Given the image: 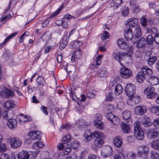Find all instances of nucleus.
Instances as JSON below:
<instances>
[{
  "label": "nucleus",
  "instance_id": "1",
  "mask_svg": "<svg viewBox=\"0 0 159 159\" xmlns=\"http://www.w3.org/2000/svg\"><path fill=\"white\" fill-rule=\"evenodd\" d=\"M93 134L96 139L94 141L93 144L91 146V148L93 150L95 151L102 146L104 143L103 139L104 135L102 132L97 131L94 132Z\"/></svg>",
  "mask_w": 159,
  "mask_h": 159
},
{
  "label": "nucleus",
  "instance_id": "2",
  "mask_svg": "<svg viewBox=\"0 0 159 159\" xmlns=\"http://www.w3.org/2000/svg\"><path fill=\"white\" fill-rule=\"evenodd\" d=\"M152 73V71L147 66L143 67L137 74L136 79L137 81L139 83L143 82L145 79V75L146 74L151 75Z\"/></svg>",
  "mask_w": 159,
  "mask_h": 159
},
{
  "label": "nucleus",
  "instance_id": "3",
  "mask_svg": "<svg viewBox=\"0 0 159 159\" xmlns=\"http://www.w3.org/2000/svg\"><path fill=\"white\" fill-rule=\"evenodd\" d=\"M134 133L138 140H141L144 138V133L140 126V123L136 121L134 125Z\"/></svg>",
  "mask_w": 159,
  "mask_h": 159
},
{
  "label": "nucleus",
  "instance_id": "4",
  "mask_svg": "<svg viewBox=\"0 0 159 159\" xmlns=\"http://www.w3.org/2000/svg\"><path fill=\"white\" fill-rule=\"evenodd\" d=\"M119 47L122 49H125L127 48V52L125 53L129 57H130L133 54V48L132 46L128 47L123 39H119L117 41Z\"/></svg>",
  "mask_w": 159,
  "mask_h": 159
},
{
  "label": "nucleus",
  "instance_id": "5",
  "mask_svg": "<svg viewBox=\"0 0 159 159\" xmlns=\"http://www.w3.org/2000/svg\"><path fill=\"white\" fill-rule=\"evenodd\" d=\"M135 88L134 85L131 84H127L125 89L126 95L129 98H132L133 100H134L135 98V97L134 96L135 93Z\"/></svg>",
  "mask_w": 159,
  "mask_h": 159
},
{
  "label": "nucleus",
  "instance_id": "6",
  "mask_svg": "<svg viewBox=\"0 0 159 159\" xmlns=\"http://www.w3.org/2000/svg\"><path fill=\"white\" fill-rule=\"evenodd\" d=\"M149 152V148L146 146H139L138 148V154L143 158H146Z\"/></svg>",
  "mask_w": 159,
  "mask_h": 159
},
{
  "label": "nucleus",
  "instance_id": "7",
  "mask_svg": "<svg viewBox=\"0 0 159 159\" xmlns=\"http://www.w3.org/2000/svg\"><path fill=\"white\" fill-rule=\"evenodd\" d=\"M120 75L124 78L127 79L131 77L132 75V71L129 68L126 67H122L119 71Z\"/></svg>",
  "mask_w": 159,
  "mask_h": 159
},
{
  "label": "nucleus",
  "instance_id": "8",
  "mask_svg": "<svg viewBox=\"0 0 159 159\" xmlns=\"http://www.w3.org/2000/svg\"><path fill=\"white\" fill-rule=\"evenodd\" d=\"M0 95L3 98H9L14 96V93L13 90L5 87V89L0 92Z\"/></svg>",
  "mask_w": 159,
  "mask_h": 159
},
{
  "label": "nucleus",
  "instance_id": "9",
  "mask_svg": "<svg viewBox=\"0 0 159 159\" xmlns=\"http://www.w3.org/2000/svg\"><path fill=\"white\" fill-rule=\"evenodd\" d=\"M22 144V140L18 138H13L10 140V145L13 148L16 149L19 147Z\"/></svg>",
  "mask_w": 159,
  "mask_h": 159
},
{
  "label": "nucleus",
  "instance_id": "10",
  "mask_svg": "<svg viewBox=\"0 0 159 159\" xmlns=\"http://www.w3.org/2000/svg\"><path fill=\"white\" fill-rule=\"evenodd\" d=\"M42 133L39 131H33L29 132L28 136L30 137V139L32 140L36 139H40Z\"/></svg>",
  "mask_w": 159,
  "mask_h": 159
},
{
  "label": "nucleus",
  "instance_id": "11",
  "mask_svg": "<svg viewBox=\"0 0 159 159\" xmlns=\"http://www.w3.org/2000/svg\"><path fill=\"white\" fill-rule=\"evenodd\" d=\"M159 134V130L157 128L152 129L148 130L147 133L148 138L153 139L156 138Z\"/></svg>",
  "mask_w": 159,
  "mask_h": 159
},
{
  "label": "nucleus",
  "instance_id": "12",
  "mask_svg": "<svg viewBox=\"0 0 159 159\" xmlns=\"http://www.w3.org/2000/svg\"><path fill=\"white\" fill-rule=\"evenodd\" d=\"M112 149L109 146L106 147L104 150V152L102 154V157L104 158L110 157L112 155Z\"/></svg>",
  "mask_w": 159,
  "mask_h": 159
},
{
  "label": "nucleus",
  "instance_id": "13",
  "mask_svg": "<svg viewBox=\"0 0 159 159\" xmlns=\"http://www.w3.org/2000/svg\"><path fill=\"white\" fill-rule=\"evenodd\" d=\"M7 124L8 127L11 130L14 129L17 127V121L14 119H9L7 121Z\"/></svg>",
  "mask_w": 159,
  "mask_h": 159
},
{
  "label": "nucleus",
  "instance_id": "14",
  "mask_svg": "<svg viewBox=\"0 0 159 159\" xmlns=\"http://www.w3.org/2000/svg\"><path fill=\"white\" fill-rule=\"evenodd\" d=\"M69 39V37L68 36L67 34L66 33L60 41L59 48L61 50H62L66 46L67 44Z\"/></svg>",
  "mask_w": 159,
  "mask_h": 159
},
{
  "label": "nucleus",
  "instance_id": "15",
  "mask_svg": "<svg viewBox=\"0 0 159 159\" xmlns=\"http://www.w3.org/2000/svg\"><path fill=\"white\" fill-rule=\"evenodd\" d=\"M113 58L115 60H116L118 62H119L120 64H121L120 62V60L122 59V57H126L127 54L124 52H118L116 53L114 52L113 53Z\"/></svg>",
  "mask_w": 159,
  "mask_h": 159
},
{
  "label": "nucleus",
  "instance_id": "16",
  "mask_svg": "<svg viewBox=\"0 0 159 159\" xmlns=\"http://www.w3.org/2000/svg\"><path fill=\"white\" fill-rule=\"evenodd\" d=\"M124 35L125 39L127 40H130L133 36L132 30L130 28L125 30L124 31Z\"/></svg>",
  "mask_w": 159,
  "mask_h": 159
},
{
  "label": "nucleus",
  "instance_id": "17",
  "mask_svg": "<svg viewBox=\"0 0 159 159\" xmlns=\"http://www.w3.org/2000/svg\"><path fill=\"white\" fill-rule=\"evenodd\" d=\"M147 109L144 107L138 106L136 107L134 109L135 113L138 115H143L146 112Z\"/></svg>",
  "mask_w": 159,
  "mask_h": 159
},
{
  "label": "nucleus",
  "instance_id": "18",
  "mask_svg": "<svg viewBox=\"0 0 159 159\" xmlns=\"http://www.w3.org/2000/svg\"><path fill=\"white\" fill-rule=\"evenodd\" d=\"M17 118H19V122L22 124L23 122H26L30 121L31 120V118L30 117L27 116L24 114H21L20 115H18L17 116Z\"/></svg>",
  "mask_w": 159,
  "mask_h": 159
},
{
  "label": "nucleus",
  "instance_id": "19",
  "mask_svg": "<svg viewBox=\"0 0 159 159\" xmlns=\"http://www.w3.org/2000/svg\"><path fill=\"white\" fill-rule=\"evenodd\" d=\"M138 20L137 18H130L128 20L126 21V24L129 25L130 27H132L136 25L138 22Z\"/></svg>",
  "mask_w": 159,
  "mask_h": 159
},
{
  "label": "nucleus",
  "instance_id": "20",
  "mask_svg": "<svg viewBox=\"0 0 159 159\" xmlns=\"http://www.w3.org/2000/svg\"><path fill=\"white\" fill-rule=\"evenodd\" d=\"M113 143L116 147H120L122 145V139L120 136H117L114 138Z\"/></svg>",
  "mask_w": 159,
  "mask_h": 159
},
{
  "label": "nucleus",
  "instance_id": "21",
  "mask_svg": "<svg viewBox=\"0 0 159 159\" xmlns=\"http://www.w3.org/2000/svg\"><path fill=\"white\" fill-rule=\"evenodd\" d=\"M31 153L23 150L19 153V156L21 159H29Z\"/></svg>",
  "mask_w": 159,
  "mask_h": 159
},
{
  "label": "nucleus",
  "instance_id": "22",
  "mask_svg": "<svg viewBox=\"0 0 159 159\" xmlns=\"http://www.w3.org/2000/svg\"><path fill=\"white\" fill-rule=\"evenodd\" d=\"M131 112L128 111H125L122 113L123 118L125 120H127V122H129L131 120Z\"/></svg>",
  "mask_w": 159,
  "mask_h": 159
},
{
  "label": "nucleus",
  "instance_id": "23",
  "mask_svg": "<svg viewBox=\"0 0 159 159\" xmlns=\"http://www.w3.org/2000/svg\"><path fill=\"white\" fill-rule=\"evenodd\" d=\"M108 75V73L104 69H99L97 75L99 77H106Z\"/></svg>",
  "mask_w": 159,
  "mask_h": 159
},
{
  "label": "nucleus",
  "instance_id": "24",
  "mask_svg": "<svg viewBox=\"0 0 159 159\" xmlns=\"http://www.w3.org/2000/svg\"><path fill=\"white\" fill-rule=\"evenodd\" d=\"M15 105L14 102L11 100H8L4 103V107L6 109L12 108L15 107Z\"/></svg>",
  "mask_w": 159,
  "mask_h": 159
},
{
  "label": "nucleus",
  "instance_id": "25",
  "mask_svg": "<svg viewBox=\"0 0 159 159\" xmlns=\"http://www.w3.org/2000/svg\"><path fill=\"white\" fill-rule=\"evenodd\" d=\"M18 33L17 32H15L7 36L5 39L4 41L0 44V47H2L10 39L17 35Z\"/></svg>",
  "mask_w": 159,
  "mask_h": 159
},
{
  "label": "nucleus",
  "instance_id": "26",
  "mask_svg": "<svg viewBox=\"0 0 159 159\" xmlns=\"http://www.w3.org/2000/svg\"><path fill=\"white\" fill-rule=\"evenodd\" d=\"M51 35L49 31H47L42 35L41 39L43 41L47 42L50 39Z\"/></svg>",
  "mask_w": 159,
  "mask_h": 159
},
{
  "label": "nucleus",
  "instance_id": "27",
  "mask_svg": "<svg viewBox=\"0 0 159 159\" xmlns=\"http://www.w3.org/2000/svg\"><path fill=\"white\" fill-rule=\"evenodd\" d=\"M146 42L145 39L143 38H141L137 42L136 47L139 48H142L146 44Z\"/></svg>",
  "mask_w": 159,
  "mask_h": 159
},
{
  "label": "nucleus",
  "instance_id": "28",
  "mask_svg": "<svg viewBox=\"0 0 159 159\" xmlns=\"http://www.w3.org/2000/svg\"><path fill=\"white\" fill-rule=\"evenodd\" d=\"M123 88L121 85L117 84L115 87V93L116 95H118L122 93Z\"/></svg>",
  "mask_w": 159,
  "mask_h": 159
},
{
  "label": "nucleus",
  "instance_id": "29",
  "mask_svg": "<svg viewBox=\"0 0 159 159\" xmlns=\"http://www.w3.org/2000/svg\"><path fill=\"white\" fill-rule=\"evenodd\" d=\"M94 132L91 133L89 130H87L85 131L84 134V137L86 139L87 141L90 140L93 137H94L93 135Z\"/></svg>",
  "mask_w": 159,
  "mask_h": 159
},
{
  "label": "nucleus",
  "instance_id": "30",
  "mask_svg": "<svg viewBox=\"0 0 159 159\" xmlns=\"http://www.w3.org/2000/svg\"><path fill=\"white\" fill-rule=\"evenodd\" d=\"M157 59V57L156 56H153L150 55L149 58L147 60V62L149 65H152L155 63Z\"/></svg>",
  "mask_w": 159,
  "mask_h": 159
},
{
  "label": "nucleus",
  "instance_id": "31",
  "mask_svg": "<svg viewBox=\"0 0 159 159\" xmlns=\"http://www.w3.org/2000/svg\"><path fill=\"white\" fill-rule=\"evenodd\" d=\"M134 33L135 36L136 38H139L141 37V32L140 26H137L136 27L135 29Z\"/></svg>",
  "mask_w": 159,
  "mask_h": 159
},
{
  "label": "nucleus",
  "instance_id": "32",
  "mask_svg": "<svg viewBox=\"0 0 159 159\" xmlns=\"http://www.w3.org/2000/svg\"><path fill=\"white\" fill-rule=\"evenodd\" d=\"M122 130L124 132L128 133L130 131L129 126L125 123H122L121 125Z\"/></svg>",
  "mask_w": 159,
  "mask_h": 159
},
{
  "label": "nucleus",
  "instance_id": "33",
  "mask_svg": "<svg viewBox=\"0 0 159 159\" xmlns=\"http://www.w3.org/2000/svg\"><path fill=\"white\" fill-rule=\"evenodd\" d=\"M70 137V135L69 134H67L66 136H64L62 138V143L67 144L69 143L71 140Z\"/></svg>",
  "mask_w": 159,
  "mask_h": 159
},
{
  "label": "nucleus",
  "instance_id": "34",
  "mask_svg": "<svg viewBox=\"0 0 159 159\" xmlns=\"http://www.w3.org/2000/svg\"><path fill=\"white\" fill-rule=\"evenodd\" d=\"M122 3V0H112L111 4L114 7L118 8Z\"/></svg>",
  "mask_w": 159,
  "mask_h": 159
},
{
  "label": "nucleus",
  "instance_id": "35",
  "mask_svg": "<svg viewBox=\"0 0 159 159\" xmlns=\"http://www.w3.org/2000/svg\"><path fill=\"white\" fill-rule=\"evenodd\" d=\"M126 157L129 159H134L136 158V155L135 152L133 151L128 152L126 154Z\"/></svg>",
  "mask_w": 159,
  "mask_h": 159
},
{
  "label": "nucleus",
  "instance_id": "36",
  "mask_svg": "<svg viewBox=\"0 0 159 159\" xmlns=\"http://www.w3.org/2000/svg\"><path fill=\"white\" fill-rule=\"evenodd\" d=\"M152 148L156 150L159 149V140H154L151 143Z\"/></svg>",
  "mask_w": 159,
  "mask_h": 159
},
{
  "label": "nucleus",
  "instance_id": "37",
  "mask_svg": "<svg viewBox=\"0 0 159 159\" xmlns=\"http://www.w3.org/2000/svg\"><path fill=\"white\" fill-rule=\"evenodd\" d=\"M150 80L153 85L159 84V79L157 77L151 76L150 78Z\"/></svg>",
  "mask_w": 159,
  "mask_h": 159
},
{
  "label": "nucleus",
  "instance_id": "38",
  "mask_svg": "<svg viewBox=\"0 0 159 159\" xmlns=\"http://www.w3.org/2000/svg\"><path fill=\"white\" fill-rule=\"evenodd\" d=\"M36 82L38 84V86L40 85L43 86L45 80L41 76H39L37 79Z\"/></svg>",
  "mask_w": 159,
  "mask_h": 159
},
{
  "label": "nucleus",
  "instance_id": "39",
  "mask_svg": "<svg viewBox=\"0 0 159 159\" xmlns=\"http://www.w3.org/2000/svg\"><path fill=\"white\" fill-rule=\"evenodd\" d=\"M121 14L123 16H126L129 13V10L127 7H123L121 9Z\"/></svg>",
  "mask_w": 159,
  "mask_h": 159
},
{
  "label": "nucleus",
  "instance_id": "40",
  "mask_svg": "<svg viewBox=\"0 0 159 159\" xmlns=\"http://www.w3.org/2000/svg\"><path fill=\"white\" fill-rule=\"evenodd\" d=\"M149 110L152 113H155L156 115L159 116V107L157 106L152 107L149 108Z\"/></svg>",
  "mask_w": 159,
  "mask_h": 159
},
{
  "label": "nucleus",
  "instance_id": "41",
  "mask_svg": "<svg viewBox=\"0 0 159 159\" xmlns=\"http://www.w3.org/2000/svg\"><path fill=\"white\" fill-rule=\"evenodd\" d=\"M145 16H143L140 19V23L141 25L144 27H146L147 25L148 20L145 17Z\"/></svg>",
  "mask_w": 159,
  "mask_h": 159
},
{
  "label": "nucleus",
  "instance_id": "42",
  "mask_svg": "<svg viewBox=\"0 0 159 159\" xmlns=\"http://www.w3.org/2000/svg\"><path fill=\"white\" fill-rule=\"evenodd\" d=\"M82 44V43L78 41L75 40L74 41L72 45V47L73 48L79 49V47L80 45Z\"/></svg>",
  "mask_w": 159,
  "mask_h": 159
},
{
  "label": "nucleus",
  "instance_id": "43",
  "mask_svg": "<svg viewBox=\"0 0 159 159\" xmlns=\"http://www.w3.org/2000/svg\"><path fill=\"white\" fill-rule=\"evenodd\" d=\"M95 126L98 128L102 129L103 127V122L101 120H95L94 121Z\"/></svg>",
  "mask_w": 159,
  "mask_h": 159
},
{
  "label": "nucleus",
  "instance_id": "44",
  "mask_svg": "<svg viewBox=\"0 0 159 159\" xmlns=\"http://www.w3.org/2000/svg\"><path fill=\"white\" fill-rule=\"evenodd\" d=\"M63 7V4H62L57 11L51 14L50 16V17H52L57 15L60 12Z\"/></svg>",
  "mask_w": 159,
  "mask_h": 159
},
{
  "label": "nucleus",
  "instance_id": "45",
  "mask_svg": "<svg viewBox=\"0 0 159 159\" xmlns=\"http://www.w3.org/2000/svg\"><path fill=\"white\" fill-rule=\"evenodd\" d=\"M114 159H125V154H116L113 156Z\"/></svg>",
  "mask_w": 159,
  "mask_h": 159
},
{
  "label": "nucleus",
  "instance_id": "46",
  "mask_svg": "<svg viewBox=\"0 0 159 159\" xmlns=\"http://www.w3.org/2000/svg\"><path fill=\"white\" fill-rule=\"evenodd\" d=\"M73 54L75 56V58L78 59L80 58L82 56V52L79 49L75 51Z\"/></svg>",
  "mask_w": 159,
  "mask_h": 159
},
{
  "label": "nucleus",
  "instance_id": "47",
  "mask_svg": "<svg viewBox=\"0 0 159 159\" xmlns=\"http://www.w3.org/2000/svg\"><path fill=\"white\" fill-rule=\"evenodd\" d=\"M110 121L114 125H118L120 123V119L117 117L115 116Z\"/></svg>",
  "mask_w": 159,
  "mask_h": 159
},
{
  "label": "nucleus",
  "instance_id": "48",
  "mask_svg": "<svg viewBox=\"0 0 159 159\" xmlns=\"http://www.w3.org/2000/svg\"><path fill=\"white\" fill-rule=\"evenodd\" d=\"M151 157L152 159H159V154L154 151L151 152Z\"/></svg>",
  "mask_w": 159,
  "mask_h": 159
},
{
  "label": "nucleus",
  "instance_id": "49",
  "mask_svg": "<svg viewBox=\"0 0 159 159\" xmlns=\"http://www.w3.org/2000/svg\"><path fill=\"white\" fill-rule=\"evenodd\" d=\"M154 38L151 35H149L147 37V42L148 44H151L153 43Z\"/></svg>",
  "mask_w": 159,
  "mask_h": 159
},
{
  "label": "nucleus",
  "instance_id": "50",
  "mask_svg": "<svg viewBox=\"0 0 159 159\" xmlns=\"http://www.w3.org/2000/svg\"><path fill=\"white\" fill-rule=\"evenodd\" d=\"M80 145V144L77 141H75L71 143L70 146L72 148L77 149Z\"/></svg>",
  "mask_w": 159,
  "mask_h": 159
},
{
  "label": "nucleus",
  "instance_id": "51",
  "mask_svg": "<svg viewBox=\"0 0 159 159\" xmlns=\"http://www.w3.org/2000/svg\"><path fill=\"white\" fill-rule=\"evenodd\" d=\"M102 57L101 56H99L96 58V61L93 62L94 65L98 66L100 65L101 63V59Z\"/></svg>",
  "mask_w": 159,
  "mask_h": 159
},
{
  "label": "nucleus",
  "instance_id": "52",
  "mask_svg": "<svg viewBox=\"0 0 159 159\" xmlns=\"http://www.w3.org/2000/svg\"><path fill=\"white\" fill-rule=\"evenodd\" d=\"M154 90V89L153 87H150L145 89L144 91V92L145 93L147 92V93H152L153 92H155Z\"/></svg>",
  "mask_w": 159,
  "mask_h": 159
},
{
  "label": "nucleus",
  "instance_id": "53",
  "mask_svg": "<svg viewBox=\"0 0 159 159\" xmlns=\"http://www.w3.org/2000/svg\"><path fill=\"white\" fill-rule=\"evenodd\" d=\"M7 150V146L5 143H1L0 144V152H3Z\"/></svg>",
  "mask_w": 159,
  "mask_h": 159
},
{
  "label": "nucleus",
  "instance_id": "54",
  "mask_svg": "<svg viewBox=\"0 0 159 159\" xmlns=\"http://www.w3.org/2000/svg\"><path fill=\"white\" fill-rule=\"evenodd\" d=\"M109 37V34L107 31H105L101 36L102 40H104L108 39Z\"/></svg>",
  "mask_w": 159,
  "mask_h": 159
},
{
  "label": "nucleus",
  "instance_id": "55",
  "mask_svg": "<svg viewBox=\"0 0 159 159\" xmlns=\"http://www.w3.org/2000/svg\"><path fill=\"white\" fill-rule=\"evenodd\" d=\"M11 18V15L10 14H9L7 15L4 16V17L0 19V21H6L7 20L10 19Z\"/></svg>",
  "mask_w": 159,
  "mask_h": 159
},
{
  "label": "nucleus",
  "instance_id": "56",
  "mask_svg": "<svg viewBox=\"0 0 159 159\" xmlns=\"http://www.w3.org/2000/svg\"><path fill=\"white\" fill-rule=\"evenodd\" d=\"M157 94L155 92H153L152 93H147V98L153 99L156 97Z\"/></svg>",
  "mask_w": 159,
  "mask_h": 159
},
{
  "label": "nucleus",
  "instance_id": "57",
  "mask_svg": "<svg viewBox=\"0 0 159 159\" xmlns=\"http://www.w3.org/2000/svg\"><path fill=\"white\" fill-rule=\"evenodd\" d=\"M115 115L112 113H108L106 115V117L109 120H111L113 118Z\"/></svg>",
  "mask_w": 159,
  "mask_h": 159
},
{
  "label": "nucleus",
  "instance_id": "58",
  "mask_svg": "<svg viewBox=\"0 0 159 159\" xmlns=\"http://www.w3.org/2000/svg\"><path fill=\"white\" fill-rule=\"evenodd\" d=\"M141 124L145 127L150 126L152 125V123L150 121L145 120H143Z\"/></svg>",
  "mask_w": 159,
  "mask_h": 159
},
{
  "label": "nucleus",
  "instance_id": "59",
  "mask_svg": "<svg viewBox=\"0 0 159 159\" xmlns=\"http://www.w3.org/2000/svg\"><path fill=\"white\" fill-rule=\"evenodd\" d=\"M65 21V20H63L62 19L60 24H59V25H62L63 28L65 29L68 26V23Z\"/></svg>",
  "mask_w": 159,
  "mask_h": 159
},
{
  "label": "nucleus",
  "instance_id": "60",
  "mask_svg": "<svg viewBox=\"0 0 159 159\" xmlns=\"http://www.w3.org/2000/svg\"><path fill=\"white\" fill-rule=\"evenodd\" d=\"M41 111L46 115H48V112L47 111V108L44 106H43L41 107Z\"/></svg>",
  "mask_w": 159,
  "mask_h": 159
},
{
  "label": "nucleus",
  "instance_id": "61",
  "mask_svg": "<svg viewBox=\"0 0 159 159\" xmlns=\"http://www.w3.org/2000/svg\"><path fill=\"white\" fill-rule=\"evenodd\" d=\"M112 93H109L107 94L106 95V99L107 101H111L113 98Z\"/></svg>",
  "mask_w": 159,
  "mask_h": 159
},
{
  "label": "nucleus",
  "instance_id": "62",
  "mask_svg": "<svg viewBox=\"0 0 159 159\" xmlns=\"http://www.w3.org/2000/svg\"><path fill=\"white\" fill-rule=\"evenodd\" d=\"M1 159H10V157L6 153H4L1 155Z\"/></svg>",
  "mask_w": 159,
  "mask_h": 159
},
{
  "label": "nucleus",
  "instance_id": "63",
  "mask_svg": "<svg viewBox=\"0 0 159 159\" xmlns=\"http://www.w3.org/2000/svg\"><path fill=\"white\" fill-rule=\"evenodd\" d=\"M154 41L157 44H159V33L156 34L154 38Z\"/></svg>",
  "mask_w": 159,
  "mask_h": 159
},
{
  "label": "nucleus",
  "instance_id": "64",
  "mask_svg": "<svg viewBox=\"0 0 159 159\" xmlns=\"http://www.w3.org/2000/svg\"><path fill=\"white\" fill-rule=\"evenodd\" d=\"M88 159H100L97 156L94 154H90L88 157Z\"/></svg>",
  "mask_w": 159,
  "mask_h": 159
}]
</instances>
